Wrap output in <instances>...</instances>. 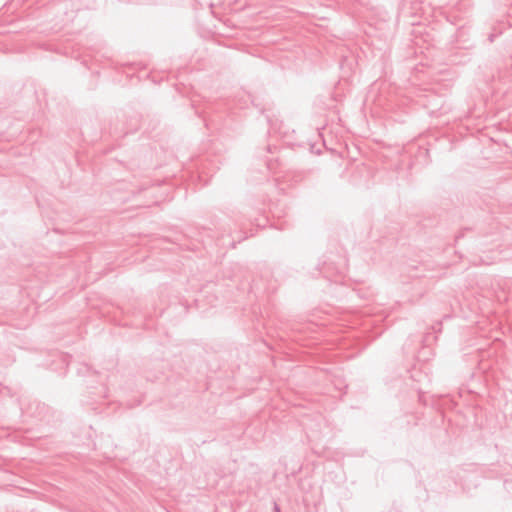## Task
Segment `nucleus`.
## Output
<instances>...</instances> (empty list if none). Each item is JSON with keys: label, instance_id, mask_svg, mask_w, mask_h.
<instances>
[{"label": "nucleus", "instance_id": "nucleus-1", "mask_svg": "<svg viewBox=\"0 0 512 512\" xmlns=\"http://www.w3.org/2000/svg\"><path fill=\"white\" fill-rule=\"evenodd\" d=\"M274 512H280V509L277 505H275V507H274Z\"/></svg>", "mask_w": 512, "mask_h": 512}]
</instances>
